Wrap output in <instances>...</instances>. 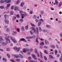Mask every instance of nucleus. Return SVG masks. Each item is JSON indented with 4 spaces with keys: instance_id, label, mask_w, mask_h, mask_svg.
I'll return each instance as SVG.
<instances>
[{
    "instance_id": "obj_1",
    "label": "nucleus",
    "mask_w": 62,
    "mask_h": 62,
    "mask_svg": "<svg viewBox=\"0 0 62 62\" xmlns=\"http://www.w3.org/2000/svg\"><path fill=\"white\" fill-rule=\"evenodd\" d=\"M13 56L15 58V57H17V58H18V57H21V58H23V56L21 55H20V56L17 54L14 55Z\"/></svg>"
},
{
    "instance_id": "obj_2",
    "label": "nucleus",
    "mask_w": 62,
    "mask_h": 62,
    "mask_svg": "<svg viewBox=\"0 0 62 62\" xmlns=\"http://www.w3.org/2000/svg\"><path fill=\"white\" fill-rule=\"evenodd\" d=\"M29 51H30V49L28 48H26L23 49V52L25 53H26L28 52H29Z\"/></svg>"
},
{
    "instance_id": "obj_3",
    "label": "nucleus",
    "mask_w": 62,
    "mask_h": 62,
    "mask_svg": "<svg viewBox=\"0 0 62 62\" xmlns=\"http://www.w3.org/2000/svg\"><path fill=\"white\" fill-rule=\"evenodd\" d=\"M10 39H11L13 41V42L15 43L17 42V41L15 40V39H14V38H13L12 37H10Z\"/></svg>"
},
{
    "instance_id": "obj_4",
    "label": "nucleus",
    "mask_w": 62,
    "mask_h": 62,
    "mask_svg": "<svg viewBox=\"0 0 62 62\" xmlns=\"http://www.w3.org/2000/svg\"><path fill=\"white\" fill-rule=\"evenodd\" d=\"M14 10L16 11H19L20 9L18 8V7H15L14 8Z\"/></svg>"
},
{
    "instance_id": "obj_5",
    "label": "nucleus",
    "mask_w": 62,
    "mask_h": 62,
    "mask_svg": "<svg viewBox=\"0 0 62 62\" xmlns=\"http://www.w3.org/2000/svg\"><path fill=\"white\" fill-rule=\"evenodd\" d=\"M7 43L5 42H1V45L2 46H6V45H7Z\"/></svg>"
},
{
    "instance_id": "obj_6",
    "label": "nucleus",
    "mask_w": 62,
    "mask_h": 62,
    "mask_svg": "<svg viewBox=\"0 0 62 62\" xmlns=\"http://www.w3.org/2000/svg\"><path fill=\"white\" fill-rule=\"evenodd\" d=\"M19 41H24V42H27V41L24 38H22L20 39Z\"/></svg>"
},
{
    "instance_id": "obj_7",
    "label": "nucleus",
    "mask_w": 62,
    "mask_h": 62,
    "mask_svg": "<svg viewBox=\"0 0 62 62\" xmlns=\"http://www.w3.org/2000/svg\"><path fill=\"white\" fill-rule=\"evenodd\" d=\"M14 50H16L17 52H19V51H20V49H21L20 47H19L18 48H14Z\"/></svg>"
},
{
    "instance_id": "obj_8",
    "label": "nucleus",
    "mask_w": 62,
    "mask_h": 62,
    "mask_svg": "<svg viewBox=\"0 0 62 62\" xmlns=\"http://www.w3.org/2000/svg\"><path fill=\"white\" fill-rule=\"evenodd\" d=\"M32 30H33L34 32H36V29L35 27H31L30 28Z\"/></svg>"
},
{
    "instance_id": "obj_9",
    "label": "nucleus",
    "mask_w": 62,
    "mask_h": 62,
    "mask_svg": "<svg viewBox=\"0 0 62 62\" xmlns=\"http://www.w3.org/2000/svg\"><path fill=\"white\" fill-rule=\"evenodd\" d=\"M4 22L6 23V24H8V23H9V21L8 20L6 19H5L4 20Z\"/></svg>"
},
{
    "instance_id": "obj_10",
    "label": "nucleus",
    "mask_w": 62,
    "mask_h": 62,
    "mask_svg": "<svg viewBox=\"0 0 62 62\" xmlns=\"http://www.w3.org/2000/svg\"><path fill=\"white\" fill-rule=\"evenodd\" d=\"M5 2L7 3H10L11 2V0H5Z\"/></svg>"
},
{
    "instance_id": "obj_11",
    "label": "nucleus",
    "mask_w": 62,
    "mask_h": 62,
    "mask_svg": "<svg viewBox=\"0 0 62 62\" xmlns=\"http://www.w3.org/2000/svg\"><path fill=\"white\" fill-rule=\"evenodd\" d=\"M32 57H33V58H34V59H35V60H37V58L36 57L35 55L32 54Z\"/></svg>"
},
{
    "instance_id": "obj_12",
    "label": "nucleus",
    "mask_w": 62,
    "mask_h": 62,
    "mask_svg": "<svg viewBox=\"0 0 62 62\" xmlns=\"http://www.w3.org/2000/svg\"><path fill=\"white\" fill-rule=\"evenodd\" d=\"M25 3L24 2H22L21 3V4L20 5V6L21 7H23V5H24Z\"/></svg>"
},
{
    "instance_id": "obj_13",
    "label": "nucleus",
    "mask_w": 62,
    "mask_h": 62,
    "mask_svg": "<svg viewBox=\"0 0 62 62\" xmlns=\"http://www.w3.org/2000/svg\"><path fill=\"white\" fill-rule=\"evenodd\" d=\"M46 28L48 29H50L51 28V25H46Z\"/></svg>"
},
{
    "instance_id": "obj_14",
    "label": "nucleus",
    "mask_w": 62,
    "mask_h": 62,
    "mask_svg": "<svg viewBox=\"0 0 62 62\" xmlns=\"http://www.w3.org/2000/svg\"><path fill=\"white\" fill-rule=\"evenodd\" d=\"M20 15L21 16H22L21 17L22 19H23V18H24L23 17H25V15H24L23 14H20Z\"/></svg>"
},
{
    "instance_id": "obj_15",
    "label": "nucleus",
    "mask_w": 62,
    "mask_h": 62,
    "mask_svg": "<svg viewBox=\"0 0 62 62\" xmlns=\"http://www.w3.org/2000/svg\"><path fill=\"white\" fill-rule=\"evenodd\" d=\"M4 39H3V37L2 36H0V41H3Z\"/></svg>"
},
{
    "instance_id": "obj_16",
    "label": "nucleus",
    "mask_w": 62,
    "mask_h": 62,
    "mask_svg": "<svg viewBox=\"0 0 62 62\" xmlns=\"http://www.w3.org/2000/svg\"><path fill=\"white\" fill-rule=\"evenodd\" d=\"M45 42L46 44H49V42H48V41L46 40H45Z\"/></svg>"
},
{
    "instance_id": "obj_17",
    "label": "nucleus",
    "mask_w": 62,
    "mask_h": 62,
    "mask_svg": "<svg viewBox=\"0 0 62 62\" xmlns=\"http://www.w3.org/2000/svg\"><path fill=\"white\" fill-rule=\"evenodd\" d=\"M5 39L7 40V41H10V40H9V38L7 37V36H6L5 37Z\"/></svg>"
},
{
    "instance_id": "obj_18",
    "label": "nucleus",
    "mask_w": 62,
    "mask_h": 62,
    "mask_svg": "<svg viewBox=\"0 0 62 62\" xmlns=\"http://www.w3.org/2000/svg\"><path fill=\"white\" fill-rule=\"evenodd\" d=\"M55 3H54V5H58V1L57 0H55Z\"/></svg>"
},
{
    "instance_id": "obj_19",
    "label": "nucleus",
    "mask_w": 62,
    "mask_h": 62,
    "mask_svg": "<svg viewBox=\"0 0 62 62\" xmlns=\"http://www.w3.org/2000/svg\"><path fill=\"white\" fill-rule=\"evenodd\" d=\"M2 60L4 62H6L7 60V59L5 58H4Z\"/></svg>"
},
{
    "instance_id": "obj_20",
    "label": "nucleus",
    "mask_w": 62,
    "mask_h": 62,
    "mask_svg": "<svg viewBox=\"0 0 62 62\" xmlns=\"http://www.w3.org/2000/svg\"><path fill=\"white\" fill-rule=\"evenodd\" d=\"M16 17H13L12 18L13 21H14L16 20Z\"/></svg>"
},
{
    "instance_id": "obj_21",
    "label": "nucleus",
    "mask_w": 62,
    "mask_h": 62,
    "mask_svg": "<svg viewBox=\"0 0 62 62\" xmlns=\"http://www.w3.org/2000/svg\"><path fill=\"white\" fill-rule=\"evenodd\" d=\"M33 18L34 19H37V16L35 15H34L33 16Z\"/></svg>"
},
{
    "instance_id": "obj_22",
    "label": "nucleus",
    "mask_w": 62,
    "mask_h": 62,
    "mask_svg": "<svg viewBox=\"0 0 62 62\" xmlns=\"http://www.w3.org/2000/svg\"><path fill=\"white\" fill-rule=\"evenodd\" d=\"M34 51H35V53H36V54H38V51L37 50V49L36 48H35L34 49Z\"/></svg>"
},
{
    "instance_id": "obj_23",
    "label": "nucleus",
    "mask_w": 62,
    "mask_h": 62,
    "mask_svg": "<svg viewBox=\"0 0 62 62\" xmlns=\"http://www.w3.org/2000/svg\"><path fill=\"white\" fill-rule=\"evenodd\" d=\"M40 45L42 46L43 45H44V43L42 42L40 44Z\"/></svg>"
},
{
    "instance_id": "obj_24",
    "label": "nucleus",
    "mask_w": 62,
    "mask_h": 62,
    "mask_svg": "<svg viewBox=\"0 0 62 62\" xmlns=\"http://www.w3.org/2000/svg\"><path fill=\"white\" fill-rule=\"evenodd\" d=\"M41 24V22H39L38 23V25L39 26H40V25Z\"/></svg>"
},
{
    "instance_id": "obj_25",
    "label": "nucleus",
    "mask_w": 62,
    "mask_h": 62,
    "mask_svg": "<svg viewBox=\"0 0 62 62\" xmlns=\"http://www.w3.org/2000/svg\"><path fill=\"white\" fill-rule=\"evenodd\" d=\"M62 2H60L58 6L59 7H60L61 6V5H62Z\"/></svg>"
},
{
    "instance_id": "obj_26",
    "label": "nucleus",
    "mask_w": 62,
    "mask_h": 62,
    "mask_svg": "<svg viewBox=\"0 0 62 62\" xmlns=\"http://www.w3.org/2000/svg\"><path fill=\"white\" fill-rule=\"evenodd\" d=\"M59 60L60 62H62V56H61L59 59Z\"/></svg>"
},
{
    "instance_id": "obj_27",
    "label": "nucleus",
    "mask_w": 62,
    "mask_h": 62,
    "mask_svg": "<svg viewBox=\"0 0 62 62\" xmlns=\"http://www.w3.org/2000/svg\"><path fill=\"white\" fill-rule=\"evenodd\" d=\"M19 3H20V0H18L16 1V4L17 5H18Z\"/></svg>"
},
{
    "instance_id": "obj_28",
    "label": "nucleus",
    "mask_w": 62,
    "mask_h": 62,
    "mask_svg": "<svg viewBox=\"0 0 62 62\" xmlns=\"http://www.w3.org/2000/svg\"><path fill=\"white\" fill-rule=\"evenodd\" d=\"M30 32L31 35H33L34 33H33V32L32 31H30Z\"/></svg>"
},
{
    "instance_id": "obj_29",
    "label": "nucleus",
    "mask_w": 62,
    "mask_h": 62,
    "mask_svg": "<svg viewBox=\"0 0 62 62\" xmlns=\"http://www.w3.org/2000/svg\"><path fill=\"white\" fill-rule=\"evenodd\" d=\"M40 21V22H41L42 23H43L44 21H43V20L42 19H41L39 20Z\"/></svg>"
},
{
    "instance_id": "obj_30",
    "label": "nucleus",
    "mask_w": 62,
    "mask_h": 62,
    "mask_svg": "<svg viewBox=\"0 0 62 62\" xmlns=\"http://www.w3.org/2000/svg\"><path fill=\"white\" fill-rule=\"evenodd\" d=\"M51 47L52 49H54V48H55L54 46V45H52L51 46Z\"/></svg>"
},
{
    "instance_id": "obj_31",
    "label": "nucleus",
    "mask_w": 62,
    "mask_h": 62,
    "mask_svg": "<svg viewBox=\"0 0 62 62\" xmlns=\"http://www.w3.org/2000/svg\"><path fill=\"white\" fill-rule=\"evenodd\" d=\"M5 2V1L4 0H1L0 1V2L1 3H4Z\"/></svg>"
},
{
    "instance_id": "obj_32",
    "label": "nucleus",
    "mask_w": 62,
    "mask_h": 62,
    "mask_svg": "<svg viewBox=\"0 0 62 62\" xmlns=\"http://www.w3.org/2000/svg\"><path fill=\"white\" fill-rule=\"evenodd\" d=\"M4 8V6H1L0 7V8L1 9H3Z\"/></svg>"
},
{
    "instance_id": "obj_33",
    "label": "nucleus",
    "mask_w": 62,
    "mask_h": 62,
    "mask_svg": "<svg viewBox=\"0 0 62 62\" xmlns=\"http://www.w3.org/2000/svg\"><path fill=\"white\" fill-rule=\"evenodd\" d=\"M49 56L50 58H51V59H52V58H53V56H52L51 55H49Z\"/></svg>"
},
{
    "instance_id": "obj_34",
    "label": "nucleus",
    "mask_w": 62,
    "mask_h": 62,
    "mask_svg": "<svg viewBox=\"0 0 62 62\" xmlns=\"http://www.w3.org/2000/svg\"><path fill=\"white\" fill-rule=\"evenodd\" d=\"M4 17H5V19H7V17L8 18V15H4Z\"/></svg>"
},
{
    "instance_id": "obj_35",
    "label": "nucleus",
    "mask_w": 62,
    "mask_h": 62,
    "mask_svg": "<svg viewBox=\"0 0 62 62\" xmlns=\"http://www.w3.org/2000/svg\"><path fill=\"white\" fill-rule=\"evenodd\" d=\"M36 41L37 43H39V42L38 41V38H37L36 39Z\"/></svg>"
},
{
    "instance_id": "obj_36",
    "label": "nucleus",
    "mask_w": 62,
    "mask_h": 62,
    "mask_svg": "<svg viewBox=\"0 0 62 62\" xmlns=\"http://www.w3.org/2000/svg\"><path fill=\"white\" fill-rule=\"evenodd\" d=\"M39 32H41L42 30L41 29V27H39Z\"/></svg>"
},
{
    "instance_id": "obj_37",
    "label": "nucleus",
    "mask_w": 62,
    "mask_h": 62,
    "mask_svg": "<svg viewBox=\"0 0 62 62\" xmlns=\"http://www.w3.org/2000/svg\"><path fill=\"white\" fill-rule=\"evenodd\" d=\"M30 24L31 25V26H33V27H35V25L32 24L31 23H30Z\"/></svg>"
},
{
    "instance_id": "obj_38",
    "label": "nucleus",
    "mask_w": 62,
    "mask_h": 62,
    "mask_svg": "<svg viewBox=\"0 0 62 62\" xmlns=\"http://www.w3.org/2000/svg\"><path fill=\"white\" fill-rule=\"evenodd\" d=\"M44 57L45 60L46 61L47 60V57H46V56H44Z\"/></svg>"
},
{
    "instance_id": "obj_39",
    "label": "nucleus",
    "mask_w": 62,
    "mask_h": 62,
    "mask_svg": "<svg viewBox=\"0 0 62 62\" xmlns=\"http://www.w3.org/2000/svg\"><path fill=\"white\" fill-rule=\"evenodd\" d=\"M44 13V12L43 11H41V14H43Z\"/></svg>"
},
{
    "instance_id": "obj_40",
    "label": "nucleus",
    "mask_w": 62,
    "mask_h": 62,
    "mask_svg": "<svg viewBox=\"0 0 62 62\" xmlns=\"http://www.w3.org/2000/svg\"><path fill=\"white\" fill-rule=\"evenodd\" d=\"M23 19H20V23H23Z\"/></svg>"
},
{
    "instance_id": "obj_41",
    "label": "nucleus",
    "mask_w": 62,
    "mask_h": 62,
    "mask_svg": "<svg viewBox=\"0 0 62 62\" xmlns=\"http://www.w3.org/2000/svg\"><path fill=\"white\" fill-rule=\"evenodd\" d=\"M7 56H8V58H10V55H9V54L8 53L7 54Z\"/></svg>"
},
{
    "instance_id": "obj_42",
    "label": "nucleus",
    "mask_w": 62,
    "mask_h": 62,
    "mask_svg": "<svg viewBox=\"0 0 62 62\" xmlns=\"http://www.w3.org/2000/svg\"><path fill=\"white\" fill-rule=\"evenodd\" d=\"M30 14H33V11H30L29 12Z\"/></svg>"
},
{
    "instance_id": "obj_43",
    "label": "nucleus",
    "mask_w": 62,
    "mask_h": 62,
    "mask_svg": "<svg viewBox=\"0 0 62 62\" xmlns=\"http://www.w3.org/2000/svg\"><path fill=\"white\" fill-rule=\"evenodd\" d=\"M42 31L43 32H47V30H46L43 29L42 30Z\"/></svg>"
},
{
    "instance_id": "obj_44",
    "label": "nucleus",
    "mask_w": 62,
    "mask_h": 62,
    "mask_svg": "<svg viewBox=\"0 0 62 62\" xmlns=\"http://www.w3.org/2000/svg\"><path fill=\"white\" fill-rule=\"evenodd\" d=\"M10 6V4H7V7H9Z\"/></svg>"
},
{
    "instance_id": "obj_45",
    "label": "nucleus",
    "mask_w": 62,
    "mask_h": 62,
    "mask_svg": "<svg viewBox=\"0 0 62 62\" xmlns=\"http://www.w3.org/2000/svg\"><path fill=\"white\" fill-rule=\"evenodd\" d=\"M25 29H28V25H27L25 27Z\"/></svg>"
},
{
    "instance_id": "obj_46",
    "label": "nucleus",
    "mask_w": 62,
    "mask_h": 62,
    "mask_svg": "<svg viewBox=\"0 0 62 62\" xmlns=\"http://www.w3.org/2000/svg\"><path fill=\"white\" fill-rule=\"evenodd\" d=\"M7 51H10V48H7Z\"/></svg>"
},
{
    "instance_id": "obj_47",
    "label": "nucleus",
    "mask_w": 62,
    "mask_h": 62,
    "mask_svg": "<svg viewBox=\"0 0 62 62\" xmlns=\"http://www.w3.org/2000/svg\"><path fill=\"white\" fill-rule=\"evenodd\" d=\"M16 30L17 31V32H20V29L19 28H17V29Z\"/></svg>"
},
{
    "instance_id": "obj_48",
    "label": "nucleus",
    "mask_w": 62,
    "mask_h": 62,
    "mask_svg": "<svg viewBox=\"0 0 62 62\" xmlns=\"http://www.w3.org/2000/svg\"><path fill=\"white\" fill-rule=\"evenodd\" d=\"M57 53V50H55V55H56Z\"/></svg>"
},
{
    "instance_id": "obj_49",
    "label": "nucleus",
    "mask_w": 62,
    "mask_h": 62,
    "mask_svg": "<svg viewBox=\"0 0 62 62\" xmlns=\"http://www.w3.org/2000/svg\"><path fill=\"white\" fill-rule=\"evenodd\" d=\"M44 52L45 53V54H48V53H47V51L46 50H45L44 51Z\"/></svg>"
},
{
    "instance_id": "obj_50",
    "label": "nucleus",
    "mask_w": 62,
    "mask_h": 62,
    "mask_svg": "<svg viewBox=\"0 0 62 62\" xmlns=\"http://www.w3.org/2000/svg\"><path fill=\"white\" fill-rule=\"evenodd\" d=\"M35 21L36 23H38L39 22V20L38 19L35 20Z\"/></svg>"
},
{
    "instance_id": "obj_51",
    "label": "nucleus",
    "mask_w": 62,
    "mask_h": 62,
    "mask_svg": "<svg viewBox=\"0 0 62 62\" xmlns=\"http://www.w3.org/2000/svg\"><path fill=\"white\" fill-rule=\"evenodd\" d=\"M16 61H20V59H16Z\"/></svg>"
},
{
    "instance_id": "obj_52",
    "label": "nucleus",
    "mask_w": 62,
    "mask_h": 62,
    "mask_svg": "<svg viewBox=\"0 0 62 62\" xmlns=\"http://www.w3.org/2000/svg\"><path fill=\"white\" fill-rule=\"evenodd\" d=\"M21 29L22 30H24V27L23 26H22L21 27Z\"/></svg>"
},
{
    "instance_id": "obj_53",
    "label": "nucleus",
    "mask_w": 62,
    "mask_h": 62,
    "mask_svg": "<svg viewBox=\"0 0 62 62\" xmlns=\"http://www.w3.org/2000/svg\"><path fill=\"white\" fill-rule=\"evenodd\" d=\"M36 33H37V34H39V30H36Z\"/></svg>"
},
{
    "instance_id": "obj_54",
    "label": "nucleus",
    "mask_w": 62,
    "mask_h": 62,
    "mask_svg": "<svg viewBox=\"0 0 62 62\" xmlns=\"http://www.w3.org/2000/svg\"><path fill=\"white\" fill-rule=\"evenodd\" d=\"M29 62H35V61H33V60H30L29 61Z\"/></svg>"
},
{
    "instance_id": "obj_55",
    "label": "nucleus",
    "mask_w": 62,
    "mask_h": 62,
    "mask_svg": "<svg viewBox=\"0 0 62 62\" xmlns=\"http://www.w3.org/2000/svg\"><path fill=\"white\" fill-rule=\"evenodd\" d=\"M28 59H29V60H31V57H28Z\"/></svg>"
},
{
    "instance_id": "obj_56",
    "label": "nucleus",
    "mask_w": 62,
    "mask_h": 62,
    "mask_svg": "<svg viewBox=\"0 0 62 62\" xmlns=\"http://www.w3.org/2000/svg\"><path fill=\"white\" fill-rule=\"evenodd\" d=\"M10 14L11 15H13V12L12 11L11 12Z\"/></svg>"
},
{
    "instance_id": "obj_57",
    "label": "nucleus",
    "mask_w": 62,
    "mask_h": 62,
    "mask_svg": "<svg viewBox=\"0 0 62 62\" xmlns=\"http://www.w3.org/2000/svg\"><path fill=\"white\" fill-rule=\"evenodd\" d=\"M6 31L7 32H8V31H9V28H8L6 29Z\"/></svg>"
},
{
    "instance_id": "obj_58",
    "label": "nucleus",
    "mask_w": 62,
    "mask_h": 62,
    "mask_svg": "<svg viewBox=\"0 0 62 62\" xmlns=\"http://www.w3.org/2000/svg\"><path fill=\"white\" fill-rule=\"evenodd\" d=\"M44 47L45 49H47L48 48V47L47 46H44Z\"/></svg>"
},
{
    "instance_id": "obj_59",
    "label": "nucleus",
    "mask_w": 62,
    "mask_h": 62,
    "mask_svg": "<svg viewBox=\"0 0 62 62\" xmlns=\"http://www.w3.org/2000/svg\"><path fill=\"white\" fill-rule=\"evenodd\" d=\"M16 17L17 18H19L20 17V16H19V15H16Z\"/></svg>"
},
{
    "instance_id": "obj_60",
    "label": "nucleus",
    "mask_w": 62,
    "mask_h": 62,
    "mask_svg": "<svg viewBox=\"0 0 62 62\" xmlns=\"http://www.w3.org/2000/svg\"><path fill=\"white\" fill-rule=\"evenodd\" d=\"M26 39H30L29 36L26 37Z\"/></svg>"
},
{
    "instance_id": "obj_61",
    "label": "nucleus",
    "mask_w": 62,
    "mask_h": 62,
    "mask_svg": "<svg viewBox=\"0 0 62 62\" xmlns=\"http://www.w3.org/2000/svg\"><path fill=\"white\" fill-rule=\"evenodd\" d=\"M32 38H36V36L35 35H33L32 36Z\"/></svg>"
},
{
    "instance_id": "obj_62",
    "label": "nucleus",
    "mask_w": 62,
    "mask_h": 62,
    "mask_svg": "<svg viewBox=\"0 0 62 62\" xmlns=\"http://www.w3.org/2000/svg\"><path fill=\"white\" fill-rule=\"evenodd\" d=\"M19 13H20L21 14V13H23V11H19Z\"/></svg>"
},
{
    "instance_id": "obj_63",
    "label": "nucleus",
    "mask_w": 62,
    "mask_h": 62,
    "mask_svg": "<svg viewBox=\"0 0 62 62\" xmlns=\"http://www.w3.org/2000/svg\"><path fill=\"white\" fill-rule=\"evenodd\" d=\"M48 39H49V40H52V38H48Z\"/></svg>"
},
{
    "instance_id": "obj_64",
    "label": "nucleus",
    "mask_w": 62,
    "mask_h": 62,
    "mask_svg": "<svg viewBox=\"0 0 62 62\" xmlns=\"http://www.w3.org/2000/svg\"><path fill=\"white\" fill-rule=\"evenodd\" d=\"M60 36L61 37H62V33H61L60 34Z\"/></svg>"
}]
</instances>
